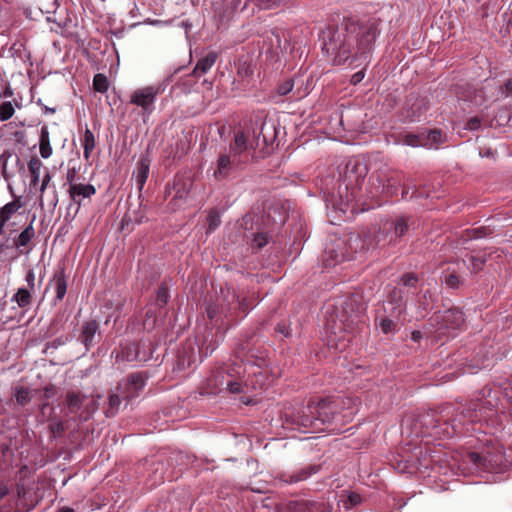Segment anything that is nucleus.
<instances>
[{
	"instance_id": "nucleus-30",
	"label": "nucleus",
	"mask_w": 512,
	"mask_h": 512,
	"mask_svg": "<svg viewBox=\"0 0 512 512\" xmlns=\"http://www.w3.org/2000/svg\"><path fill=\"white\" fill-rule=\"evenodd\" d=\"M150 163L149 148H147L146 154L141 155L136 169V184L140 191L143 189L149 176Z\"/></svg>"
},
{
	"instance_id": "nucleus-5",
	"label": "nucleus",
	"mask_w": 512,
	"mask_h": 512,
	"mask_svg": "<svg viewBox=\"0 0 512 512\" xmlns=\"http://www.w3.org/2000/svg\"><path fill=\"white\" fill-rule=\"evenodd\" d=\"M466 459L478 469L502 472L512 466V450L507 454L502 446L491 444L480 451L468 452Z\"/></svg>"
},
{
	"instance_id": "nucleus-25",
	"label": "nucleus",
	"mask_w": 512,
	"mask_h": 512,
	"mask_svg": "<svg viewBox=\"0 0 512 512\" xmlns=\"http://www.w3.org/2000/svg\"><path fill=\"white\" fill-rule=\"evenodd\" d=\"M67 192L71 201L77 205L76 211H78L84 199L91 198L96 194V188L92 184L78 183L70 186Z\"/></svg>"
},
{
	"instance_id": "nucleus-49",
	"label": "nucleus",
	"mask_w": 512,
	"mask_h": 512,
	"mask_svg": "<svg viewBox=\"0 0 512 512\" xmlns=\"http://www.w3.org/2000/svg\"><path fill=\"white\" fill-rule=\"evenodd\" d=\"M14 300L20 308H25L31 304L32 296L28 289L19 288L17 293L14 295Z\"/></svg>"
},
{
	"instance_id": "nucleus-26",
	"label": "nucleus",
	"mask_w": 512,
	"mask_h": 512,
	"mask_svg": "<svg viewBox=\"0 0 512 512\" xmlns=\"http://www.w3.org/2000/svg\"><path fill=\"white\" fill-rule=\"evenodd\" d=\"M191 188V182L183 178H175L172 186L166 187V195L171 196L172 200L185 199Z\"/></svg>"
},
{
	"instance_id": "nucleus-9",
	"label": "nucleus",
	"mask_w": 512,
	"mask_h": 512,
	"mask_svg": "<svg viewBox=\"0 0 512 512\" xmlns=\"http://www.w3.org/2000/svg\"><path fill=\"white\" fill-rule=\"evenodd\" d=\"M171 77H168L158 85H151L134 90L130 95L129 103L141 108L142 116H149L155 109V101L159 94L163 93L166 87V82H169Z\"/></svg>"
},
{
	"instance_id": "nucleus-57",
	"label": "nucleus",
	"mask_w": 512,
	"mask_h": 512,
	"mask_svg": "<svg viewBox=\"0 0 512 512\" xmlns=\"http://www.w3.org/2000/svg\"><path fill=\"white\" fill-rule=\"evenodd\" d=\"M444 282L446 286L451 289H458L462 284V280L456 272L447 274L445 276Z\"/></svg>"
},
{
	"instance_id": "nucleus-6",
	"label": "nucleus",
	"mask_w": 512,
	"mask_h": 512,
	"mask_svg": "<svg viewBox=\"0 0 512 512\" xmlns=\"http://www.w3.org/2000/svg\"><path fill=\"white\" fill-rule=\"evenodd\" d=\"M67 414L77 422H87L98 410V402L81 391L68 390L65 395Z\"/></svg>"
},
{
	"instance_id": "nucleus-43",
	"label": "nucleus",
	"mask_w": 512,
	"mask_h": 512,
	"mask_svg": "<svg viewBox=\"0 0 512 512\" xmlns=\"http://www.w3.org/2000/svg\"><path fill=\"white\" fill-rule=\"evenodd\" d=\"M249 3L263 10H269L280 6L281 0H244L241 10H245Z\"/></svg>"
},
{
	"instance_id": "nucleus-58",
	"label": "nucleus",
	"mask_w": 512,
	"mask_h": 512,
	"mask_svg": "<svg viewBox=\"0 0 512 512\" xmlns=\"http://www.w3.org/2000/svg\"><path fill=\"white\" fill-rule=\"evenodd\" d=\"M275 333L282 335L284 338H289L292 336V330L290 327V322L281 321L275 327Z\"/></svg>"
},
{
	"instance_id": "nucleus-64",
	"label": "nucleus",
	"mask_w": 512,
	"mask_h": 512,
	"mask_svg": "<svg viewBox=\"0 0 512 512\" xmlns=\"http://www.w3.org/2000/svg\"><path fill=\"white\" fill-rule=\"evenodd\" d=\"M505 399L509 405V413L512 417V381L504 388Z\"/></svg>"
},
{
	"instance_id": "nucleus-52",
	"label": "nucleus",
	"mask_w": 512,
	"mask_h": 512,
	"mask_svg": "<svg viewBox=\"0 0 512 512\" xmlns=\"http://www.w3.org/2000/svg\"><path fill=\"white\" fill-rule=\"evenodd\" d=\"M347 243H348L350 249L354 250L355 252L364 251L362 235L360 233L350 234Z\"/></svg>"
},
{
	"instance_id": "nucleus-50",
	"label": "nucleus",
	"mask_w": 512,
	"mask_h": 512,
	"mask_svg": "<svg viewBox=\"0 0 512 512\" xmlns=\"http://www.w3.org/2000/svg\"><path fill=\"white\" fill-rule=\"evenodd\" d=\"M93 88L99 93H106L109 88L108 78L104 74H96L93 78Z\"/></svg>"
},
{
	"instance_id": "nucleus-61",
	"label": "nucleus",
	"mask_w": 512,
	"mask_h": 512,
	"mask_svg": "<svg viewBox=\"0 0 512 512\" xmlns=\"http://www.w3.org/2000/svg\"><path fill=\"white\" fill-rule=\"evenodd\" d=\"M237 72L240 77L248 78L253 74V69L248 62L244 61L239 63Z\"/></svg>"
},
{
	"instance_id": "nucleus-27",
	"label": "nucleus",
	"mask_w": 512,
	"mask_h": 512,
	"mask_svg": "<svg viewBox=\"0 0 512 512\" xmlns=\"http://www.w3.org/2000/svg\"><path fill=\"white\" fill-rule=\"evenodd\" d=\"M195 362L194 349L192 346L182 347L177 350L176 361L173 370L183 372Z\"/></svg>"
},
{
	"instance_id": "nucleus-44",
	"label": "nucleus",
	"mask_w": 512,
	"mask_h": 512,
	"mask_svg": "<svg viewBox=\"0 0 512 512\" xmlns=\"http://www.w3.org/2000/svg\"><path fill=\"white\" fill-rule=\"evenodd\" d=\"M362 241H363V250L368 251L370 249H375L380 242L379 235H377L373 231H363L362 232Z\"/></svg>"
},
{
	"instance_id": "nucleus-40",
	"label": "nucleus",
	"mask_w": 512,
	"mask_h": 512,
	"mask_svg": "<svg viewBox=\"0 0 512 512\" xmlns=\"http://www.w3.org/2000/svg\"><path fill=\"white\" fill-rule=\"evenodd\" d=\"M248 148L247 139L245 132L238 131L234 135V141L230 144V152L233 153L234 156L242 153Z\"/></svg>"
},
{
	"instance_id": "nucleus-45",
	"label": "nucleus",
	"mask_w": 512,
	"mask_h": 512,
	"mask_svg": "<svg viewBox=\"0 0 512 512\" xmlns=\"http://www.w3.org/2000/svg\"><path fill=\"white\" fill-rule=\"evenodd\" d=\"M234 354L236 358H238L241 362H252V358H254V354L249 348V343H241L234 349Z\"/></svg>"
},
{
	"instance_id": "nucleus-3",
	"label": "nucleus",
	"mask_w": 512,
	"mask_h": 512,
	"mask_svg": "<svg viewBox=\"0 0 512 512\" xmlns=\"http://www.w3.org/2000/svg\"><path fill=\"white\" fill-rule=\"evenodd\" d=\"M492 390L483 388L481 390L482 397L472 399L457 408H451L450 422L444 423V436L452 437L456 433H463L466 424L488 423L496 414L495 403L489 399Z\"/></svg>"
},
{
	"instance_id": "nucleus-17",
	"label": "nucleus",
	"mask_w": 512,
	"mask_h": 512,
	"mask_svg": "<svg viewBox=\"0 0 512 512\" xmlns=\"http://www.w3.org/2000/svg\"><path fill=\"white\" fill-rule=\"evenodd\" d=\"M243 0H219L214 3V18L218 24L228 23L242 7Z\"/></svg>"
},
{
	"instance_id": "nucleus-59",
	"label": "nucleus",
	"mask_w": 512,
	"mask_h": 512,
	"mask_svg": "<svg viewBox=\"0 0 512 512\" xmlns=\"http://www.w3.org/2000/svg\"><path fill=\"white\" fill-rule=\"evenodd\" d=\"M207 221H208V224H209V230L210 231H213L214 229H216L221 224L220 215L218 214V212H216L214 210L209 212L208 217H207Z\"/></svg>"
},
{
	"instance_id": "nucleus-1",
	"label": "nucleus",
	"mask_w": 512,
	"mask_h": 512,
	"mask_svg": "<svg viewBox=\"0 0 512 512\" xmlns=\"http://www.w3.org/2000/svg\"><path fill=\"white\" fill-rule=\"evenodd\" d=\"M379 18L354 20L344 17L322 31V50L332 57L335 65L348 60L368 59L380 34Z\"/></svg>"
},
{
	"instance_id": "nucleus-53",
	"label": "nucleus",
	"mask_w": 512,
	"mask_h": 512,
	"mask_svg": "<svg viewBox=\"0 0 512 512\" xmlns=\"http://www.w3.org/2000/svg\"><path fill=\"white\" fill-rule=\"evenodd\" d=\"M49 431L53 438L61 437L66 431V427L62 420H56L52 422L49 426Z\"/></svg>"
},
{
	"instance_id": "nucleus-16",
	"label": "nucleus",
	"mask_w": 512,
	"mask_h": 512,
	"mask_svg": "<svg viewBox=\"0 0 512 512\" xmlns=\"http://www.w3.org/2000/svg\"><path fill=\"white\" fill-rule=\"evenodd\" d=\"M258 361L260 363H255L254 366H251V371L248 372V378L245 382H243L244 387H251L254 390H263L269 385V377L267 372L262 369V364L265 363L264 356L259 357Z\"/></svg>"
},
{
	"instance_id": "nucleus-28",
	"label": "nucleus",
	"mask_w": 512,
	"mask_h": 512,
	"mask_svg": "<svg viewBox=\"0 0 512 512\" xmlns=\"http://www.w3.org/2000/svg\"><path fill=\"white\" fill-rule=\"evenodd\" d=\"M387 303L390 305L388 310L392 315H403L405 311L404 293L400 288L393 287L387 295Z\"/></svg>"
},
{
	"instance_id": "nucleus-33",
	"label": "nucleus",
	"mask_w": 512,
	"mask_h": 512,
	"mask_svg": "<svg viewBox=\"0 0 512 512\" xmlns=\"http://www.w3.org/2000/svg\"><path fill=\"white\" fill-rule=\"evenodd\" d=\"M232 169V160L229 155L221 154L217 160V169L214 171V177L217 180L226 179Z\"/></svg>"
},
{
	"instance_id": "nucleus-41",
	"label": "nucleus",
	"mask_w": 512,
	"mask_h": 512,
	"mask_svg": "<svg viewBox=\"0 0 512 512\" xmlns=\"http://www.w3.org/2000/svg\"><path fill=\"white\" fill-rule=\"evenodd\" d=\"M43 166L41 160L37 156L31 157L28 163V169L31 176V185L36 186L39 182L40 169Z\"/></svg>"
},
{
	"instance_id": "nucleus-39",
	"label": "nucleus",
	"mask_w": 512,
	"mask_h": 512,
	"mask_svg": "<svg viewBox=\"0 0 512 512\" xmlns=\"http://www.w3.org/2000/svg\"><path fill=\"white\" fill-rule=\"evenodd\" d=\"M424 140L427 141L426 147H433L444 143L446 140V135L442 132L441 129L435 128L429 131H424Z\"/></svg>"
},
{
	"instance_id": "nucleus-12",
	"label": "nucleus",
	"mask_w": 512,
	"mask_h": 512,
	"mask_svg": "<svg viewBox=\"0 0 512 512\" xmlns=\"http://www.w3.org/2000/svg\"><path fill=\"white\" fill-rule=\"evenodd\" d=\"M429 109V100L425 96L411 93L402 107L401 115L405 122L419 121Z\"/></svg>"
},
{
	"instance_id": "nucleus-60",
	"label": "nucleus",
	"mask_w": 512,
	"mask_h": 512,
	"mask_svg": "<svg viewBox=\"0 0 512 512\" xmlns=\"http://www.w3.org/2000/svg\"><path fill=\"white\" fill-rule=\"evenodd\" d=\"M268 243V237L265 233H257L252 240V247L262 249Z\"/></svg>"
},
{
	"instance_id": "nucleus-15",
	"label": "nucleus",
	"mask_w": 512,
	"mask_h": 512,
	"mask_svg": "<svg viewBox=\"0 0 512 512\" xmlns=\"http://www.w3.org/2000/svg\"><path fill=\"white\" fill-rule=\"evenodd\" d=\"M314 411L319 421L323 422V427L327 429L339 411V403L331 398H323L319 401H314Z\"/></svg>"
},
{
	"instance_id": "nucleus-62",
	"label": "nucleus",
	"mask_w": 512,
	"mask_h": 512,
	"mask_svg": "<svg viewBox=\"0 0 512 512\" xmlns=\"http://www.w3.org/2000/svg\"><path fill=\"white\" fill-rule=\"evenodd\" d=\"M470 261H471L472 271L474 273L481 271L486 263L485 258L476 257V256H471Z\"/></svg>"
},
{
	"instance_id": "nucleus-46",
	"label": "nucleus",
	"mask_w": 512,
	"mask_h": 512,
	"mask_svg": "<svg viewBox=\"0 0 512 512\" xmlns=\"http://www.w3.org/2000/svg\"><path fill=\"white\" fill-rule=\"evenodd\" d=\"M352 174H355V180L358 181L360 177L364 178L366 174V166L360 162H355L353 165L349 162L346 165L345 175L348 178H352Z\"/></svg>"
},
{
	"instance_id": "nucleus-51",
	"label": "nucleus",
	"mask_w": 512,
	"mask_h": 512,
	"mask_svg": "<svg viewBox=\"0 0 512 512\" xmlns=\"http://www.w3.org/2000/svg\"><path fill=\"white\" fill-rule=\"evenodd\" d=\"M14 396L16 402L21 406H25L31 401L30 391L24 386L16 387Z\"/></svg>"
},
{
	"instance_id": "nucleus-10",
	"label": "nucleus",
	"mask_w": 512,
	"mask_h": 512,
	"mask_svg": "<svg viewBox=\"0 0 512 512\" xmlns=\"http://www.w3.org/2000/svg\"><path fill=\"white\" fill-rule=\"evenodd\" d=\"M451 406L442 407L439 411L432 410L419 416L420 425L425 428L424 433L434 436H444L442 431L445 422H450Z\"/></svg>"
},
{
	"instance_id": "nucleus-63",
	"label": "nucleus",
	"mask_w": 512,
	"mask_h": 512,
	"mask_svg": "<svg viewBox=\"0 0 512 512\" xmlns=\"http://www.w3.org/2000/svg\"><path fill=\"white\" fill-rule=\"evenodd\" d=\"M481 123H482V119L480 117H478V116L472 117L467 121V123L465 125V129L471 130V131L478 130L481 127Z\"/></svg>"
},
{
	"instance_id": "nucleus-8",
	"label": "nucleus",
	"mask_w": 512,
	"mask_h": 512,
	"mask_svg": "<svg viewBox=\"0 0 512 512\" xmlns=\"http://www.w3.org/2000/svg\"><path fill=\"white\" fill-rule=\"evenodd\" d=\"M464 314L457 308L435 312L428 320L431 332L444 335L446 331L460 329L464 325Z\"/></svg>"
},
{
	"instance_id": "nucleus-19",
	"label": "nucleus",
	"mask_w": 512,
	"mask_h": 512,
	"mask_svg": "<svg viewBox=\"0 0 512 512\" xmlns=\"http://www.w3.org/2000/svg\"><path fill=\"white\" fill-rule=\"evenodd\" d=\"M402 178V172L400 171L389 170L387 173H377V181L382 187L381 193L387 197L397 195Z\"/></svg>"
},
{
	"instance_id": "nucleus-29",
	"label": "nucleus",
	"mask_w": 512,
	"mask_h": 512,
	"mask_svg": "<svg viewBox=\"0 0 512 512\" xmlns=\"http://www.w3.org/2000/svg\"><path fill=\"white\" fill-rule=\"evenodd\" d=\"M319 470H320L319 465L309 464L306 467L301 468L299 471H297L295 473L281 474L280 479L286 483H297V482L306 480L311 475L317 473Z\"/></svg>"
},
{
	"instance_id": "nucleus-4",
	"label": "nucleus",
	"mask_w": 512,
	"mask_h": 512,
	"mask_svg": "<svg viewBox=\"0 0 512 512\" xmlns=\"http://www.w3.org/2000/svg\"><path fill=\"white\" fill-rule=\"evenodd\" d=\"M245 372L246 370H241V366L236 363L216 367L201 386V394L217 395L223 391L231 394L243 393L245 389H243L241 375Z\"/></svg>"
},
{
	"instance_id": "nucleus-36",
	"label": "nucleus",
	"mask_w": 512,
	"mask_h": 512,
	"mask_svg": "<svg viewBox=\"0 0 512 512\" xmlns=\"http://www.w3.org/2000/svg\"><path fill=\"white\" fill-rule=\"evenodd\" d=\"M23 206L21 197L14 196V200L0 208V220L9 221L11 217Z\"/></svg>"
},
{
	"instance_id": "nucleus-22",
	"label": "nucleus",
	"mask_w": 512,
	"mask_h": 512,
	"mask_svg": "<svg viewBox=\"0 0 512 512\" xmlns=\"http://www.w3.org/2000/svg\"><path fill=\"white\" fill-rule=\"evenodd\" d=\"M344 243L341 241L333 242L326 246L322 255V263L325 268L335 267L349 257L345 254Z\"/></svg>"
},
{
	"instance_id": "nucleus-11",
	"label": "nucleus",
	"mask_w": 512,
	"mask_h": 512,
	"mask_svg": "<svg viewBox=\"0 0 512 512\" xmlns=\"http://www.w3.org/2000/svg\"><path fill=\"white\" fill-rule=\"evenodd\" d=\"M152 356L151 342L143 339L121 345L117 359L128 362H145Z\"/></svg>"
},
{
	"instance_id": "nucleus-32",
	"label": "nucleus",
	"mask_w": 512,
	"mask_h": 512,
	"mask_svg": "<svg viewBox=\"0 0 512 512\" xmlns=\"http://www.w3.org/2000/svg\"><path fill=\"white\" fill-rule=\"evenodd\" d=\"M217 59V54L215 52L208 53L205 57L199 59L191 72L193 77H200L205 74L207 71L211 69V67L215 64Z\"/></svg>"
},
{
	"instance_id": "nucleus-48",
	"label": "nucleus",
	"mask_w": 512,
	"mask_h": 512,
	"mask_svg": "<svg viewBox=\"0 0 512 512\" xmlns=\"http://www.w3.org/2000/svg\"><path fill=\"white\" fill-rule=\"evenodd\" d=\"M168 300H169V287H168L167 282L164 281L159 285V287L157 289L156 304L160 308H163L168 303Z\"/></svg>"
},
{
	"instance_id": "nucleus-56",
	"label": "nucleus",
	"mask_w": 512,
	"mask_h": 512,
	"mask_svg": "<svg viewBox=\"0 0 512 512\" xmlns=\"http://www.w3.org/2000/svg\"><path fill=\"white\" fill-rule=\"evenodd\" d=\"M293 87L294 80L292 78H288L284 80L282 83H279L275 91L279 96H285L292 91Z\"/></svg>"
},
{
	"instance_id": "nucleus-24",
	"label": "nucleus",
	"mask_w": 512,
	"mask_h": 512,
	"mask_svg": "<svg viewBox=\"0 0 512 512\" xmlns=\"http://www.w3.org/2000/svg\"><path fill=\"white\" fill-rule=\"evenodd\" d=\"M323 504L315 501L293 500L278 507V512H320Z\"/></svg>"
},
{
	"instance_id": "nucleus-55",
	"label": "nucleus",
	"mask_w": 512,
	"mask_h": 512,
	"mask_svg": "<svg viewBox=\"0 0 512 512\" xmlns=\"http://www.w3.org/2000/svg\"><path fill=\"white\" fill-rule=\"evenodd\" d=\"M14 112V107L10 101L3 102L0 105V120L3 122L9 120Z\"/></svg>"
},
{
	"instance_id": "nucleus-18",
	"label": "nucleus",
	"mask_w": 512,
	"mask_h": 512,
	"mask_svg": "<svg viewBox=\"0 0 512 512\" xmlns=\"http://www.w3.org/2000/svg\"><path fill=\"white\" fill-rule=\"evenodd\" d=\"M206 313L207 317L216 323L220 321V324H224V318L229 323L237 322L232 307H229L222 297L219 299V303H209L206 307Z\"/></svg>"
},
{
	"instance_id": "nucleus-42",
	"label": "nucleus",
	"mask_w": 512,
	"mask_h": 512,
	"mask_svg": "<svg viewBox=\"0 0 512 512\" xmlns=\"http://www.w3.org/2000/svg\"><path fill=\"white\" fill-rule=\"evenodd\" d=\"M493 234V230L489 226H481L472 229H466L464 231V237L466 239H480L488 237Z\"/></svg>"
},
{
	"instance_id": "nucleus-20",
	"label": "nucleus",
	"mask_w": 512,
	"mask_h": 512,
	"mask_svg": "<svg viewBox=\"0 0 512 512\" xmlns=\"http://www.w3.org/2000/svg\"><path fill=\"white\" fill-rule=\"evenodd\" d=\"M100 339L101 333L98 321L95 319L85 321L81 326L79 340L85 346L86 350L89 351Z\"/></svg>"
},
{
	"instance_id": "nucleus-14",
	"label": "nucleus",
	"mask_w": 512,
	"mask_h": 512,
	"mask_svg": "<svg viewBox=\"0 0 512 512\" xmlns=\"http://www.w3.org/2000/svg\"><path fill=\"white\" fill-rule=\"evenodd\" d=\"M412 224V218L408 215H398L387 221L384 229L390 234L389 244L396 245L401 242L402 238L408 234Z\"/></svg>"
},
{
	"instance_id": "nucleus-31",
	"label": "nucleus",
	"mask_w": 512,
	"mask_h": 512,
	"mask_svg": "<svg viewBox=\"0 0 512 512\" xmlns=\"http://www.w3.org/2000/svg\"><path fill=\"white\" fill-rule=\"evenodd\" d=\"M52 283L54 284L55 288V304L62 301L65 297V294L67 292V277L65 274V269L60 268L57 270L53 276Z\"/></svg>"
},
{
	"instance_id": "nucleus-47",
	"label": "nucleus",
	"mask_w": 512,
	"mask_h": 512,
	"mask_svg": "<svg viewBox=\"0 0 512 512\" xmlns=\"http://www.w3.org/2000/svg\"><path fill=\"white\" fill-rule=\"evenodd\" d=\"M83 148H84V158L88 160L90 155L95 148V137L93 132L90 129H86L84 133L83 139Z\"/></svg>"
},
{
	"instance_id": "nucleus-13",
	"label": "nucleus",
	"mask_w": 512,
	"mask_h": 512,
	"mask_svg": "<svg viewBox=\"0 0 512 512\" xmlns=\"http://www.w3.org/2000/svg\"><path fill=\"white\" fill-rule=\"evenodd\" d=\"M147 378L145 372L131 373L117 384L116 390L122 393L124 400L129 401L139 396L146 385Z\"/></svg>"
},
{
	"instance_id": "nucleus-37",
	"label": "nucleus",
	"mask_w": 512,
	"mask_h": 512,
	"mask_svg": "<svg viewBox=\"0 0 512 512\" xmlns=\"http://www.w3.org/2000/svg\"><path fill=\"white\" fill-rule=\"evenodd\" d=\"M34 220L35 216L31 220L30 224L16 238H14L13 244L15 247H25L35 237V230L33 227Z\"/></svg>"
},
{
	"instance_id": "nucleus-34",
	"label": "nucleus",
	"mask_w": 512,
	"mask_h": 512,
	"mask_svg": "<svg viewBox=\"0 0 512 512\" xmlns=\"http://www.w3.org/2000/svg\"><path fill=\"white\" fill-rule=\"evenodd\" d=\"M122 399V393L116 389L108 394V403L104 411L106 417L111 418L117 415Z\"/></svg>"
},
{
	"instance_id": "nucleus-35",
	"label": "nucleus",
	"mask_w": 512,
	"mask_h": 512,
	"mask_svg": "<svg viewBox=\"0 0 512 512\" xmlns=\"http://www.w3.org/2000/svg\"><path fill=\"white\" fill-rule=\"evenodd\" d=\"M397 142L412 147L427 146V141L424 140V132H421L419 134H399Z\"/></svg>"
},
{
	"instance_id": "nucleus-7",
	"label": "nucleus",
	"mask_w": 512,
	"mask_h": 512,
	"mask_svg": "<svg viewBox=\"0 0 512 512\" xmlns=\"http://www.w3.org/2000/svg\"><path fill=\"white\" fill-rule=\"evenodd\" d=\"M285 423L291 424V429H296L302 433H319L326 430L323 422L319 421L314 411V401H309L306 406L301 407L295 412L285 415Z\"/></svg>"
},
{
	"instance_id": "nucleus-21",
	"label": "nucleus",
	"mask_w": 512,
	"mask_h": 512,
	"mask_svg": "<svg viewBox=\"0 0 512 512\" xmlns=\"http://www.w3.org/2000/svg\"><path fill=\"white\" fill-rule=\"evenodd\" d=\"M221 294L223 301L226 302L229 307H231V305L234 302H237V307L235 309L232 308V311L234 312V315L236 317V311L242 312L243 318L248 314L249 310L252 307V301L247 297L241 298L239 295L236 294L232 286H225L224 288H222Z\"/></svg>"
},
{
	"instance_id": "nucleus-23",
	"label": "nucleus",
	"mask_w": 512,
	"mask_h": 512,
	"mask_svg": "<svg viewBox=\"0 0 512 512\" xmlns=\"http://www.w3.org/2000/svg\"><path fill=\"white\" fill-rule=\"evenodd\" d=\"M401 316L402 315L393 316L392 311L384 306L383 312L378 311L375 316V325L379 327L384 334H393L398 330Z\"/></svg>"
},
{
	"instance_id": "nucleus-2",
	"label": "nucleus",
	"mask_w": 512,
	"mask_h": 512,
	"mask_svg": "<svg viewBox=\"0 0 512 512\" xmlns=\"http://www.w3.org/2000/svg\"><path fill=\"white\" fill-rule=\"evenodd\" d=\"M366 305L355 295L346 297L340 308H333L326 313L325 329L328 342L338 349H344L346 343L367 328L365 317Z\"/></svg>"
},
{
	"instance_id": "nucleus-38",
	"label": "nucleus",
	"mask_w": 512,
	"mask_h": 512,
	"mask_svg": "<svg viewBox=\"0 0 512 512\" xmlns=\"http://www.w3.org/2000/svg\"><path fill=\"white\" fill-rule=\"evenodd\" d=\"M39 152L42 158L47 159L52 155V147L50 145L49 130L47 126H43L40 131Z\"/></svg>"
},
{
	"instance_id": "nucleus-54",
	"label": "nucleus",
	"mask_w": 512,
	"mask_h": 512,
	"mask_svg": "<svg viewBox=\"0 0 512 512\" xmlns=\"http://www.w3.org/2000/svg\"><path fill=\"white\" fill-rule=\"evenodd\" d=\"M399 282L405 287H416L419 282V277L416 273L407 272L401 276Z\"/></svg>"
}]
</instances>
